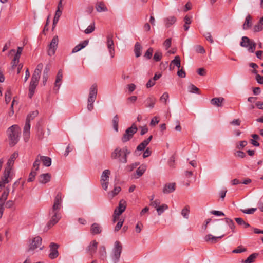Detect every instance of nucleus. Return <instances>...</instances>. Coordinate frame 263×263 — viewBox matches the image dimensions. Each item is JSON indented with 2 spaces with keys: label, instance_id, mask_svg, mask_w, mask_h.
Returning <instances> with one entry per match:
<instances>
[{
  "label": "nucleus",
  "instance_id": "obj_1",
  "mask_svg": "<svg viewBox=\"0 0 263 263\" xmlns=\"http://www.w3.org/2000/svg\"><path fill=\"white\" fill-rule=\"evenodd\" d=\"M62 194L58 193L54 199V203L52 208L49 211V215L50 218L48 222V227H52L56 224L61 218L60 210L62 206Z\"/></svg>",
  "mask_w": 263,
  "mask_h": 263
},
{
  "label": "nucleus",
  "instance_id": "obj_2",
  "mask_svg": "<svg viewBox=\"0 0 263 263\" xmlns=\"http://www.w3.org/2000/svg\"><path fill=\"white\" fill-rule=\"evenodd\" d=\"M131 151L127 146L123 148L117 147L110 154L112 160H117L119 163L125 164L127 162V156Z\"/></svg>",
  "mask_w": 263,
  "mask_h": 263
},
{
  "label": "nucleus",
  "instance_id": "obj_3",
  "mask_svg": "<svg viewBox=\"0 0 263 263\" xmlns=\"http://www.w3.org/2000/svg\"><path fill=\"white\" fill-rule=\"evenodd\" d=\"M43 65L42 63H39L32 76L31 81L29 86V94L28 96L31 98L34 93L35 90L38 85V82L40 78L41 71L43 69Z\"/></svg>",
  "mask_w": 263,
  "mask_h": 263
},
{
  "label": "nucleus",
  "instance_id": "obj_4",
  "mask_svg": "<svg viewBox=\"0 0 263 263\" xmlns=\"http://www.w3.org/2000/svg\"><path fill=\"white\" fill-rule=\"evenodd\" d=\"M20 134L21 129L16 125H13L8 129L7 134L11 146H14L18 142Z\"/></svg>",
  "mask_w": 263,
  "mask_h": 263
},
{
  "label": "nucleus",
  "instance_id": "obj_5",
  "mask_svg": "<svg viewBox=\"0 0 263 263\" xmlns=\"http://www.w3.org/2000/svg\"><path fill=\"white\" fill-rule=\"evenodd\" d=\"M97 85L95 83L91 85L89 89L87 106V109L89 111H91L93 109V102L97 98Z\"/></svg>",
  "mask_w": 263,
  "mask_h": 263
},
{
  "label": "nucleus",
  "instance_id": "obj_6",
  "mask_svg": "<svg viewBox=\"0 0 263 263\" xmlns=\"http://www.w3.org/2000/svg\"><path fill=\"white\" fill-rule=\"evenodd\" d=\"M122 251V245L119 241H116L112 251L111 259L114 263H117L120 259Z\"/></svg>",
  "mask_w": 263,
  "mask_h": 263
},
{
  "label": "nucleus",
  "instance_id": "obj_7",
  "mask_svg": "<svg viewBox=\"0 0 263 263\" xmlns=\"http://www.w3.org/2000/svg\"><path fill=\"white\" fill-rule=\"evenodd\" d=\"M137 129L135 124H133L130 127L128 128L125 130V133L122 137V141L123 143H125L129 141L132 138L134 135L137 132Z\"/></svg>",
  "mask_w": 263,
  "mask_h": 263
},
{
  "label": "nucleus",
  "instance_id": "obj_8",
  "mask_svg": "<svg viewBox=\"0 0 263 263\" xmlns=\"http://www.w3.org/2000/svg\"><path fill=\"white\" fill-rule=\"evenodd\" d=\"M42 239L41 237L39 236H36L33 238L29 245L28 251L30 252L33 251L39 247L40 248V250H42L43 247H41L42 245Z\"/></svg>",
  "mask_w": 263,
  "mask_h": 263
},
{
  "label": "nucleus",
  "instance_id": "obj_9",
  "mask_svg": "<svg viewBox=\"0 0 263 263\" xmlns=\"http://www.w3.org/2000/svg\"><path fill=\"white\" fill-rule=\"evenodd\" d=\"M59 43V38L57 35H55L52 39L49 46L48 53L50 56H52L55 54L58 47Z\"/></svg>",
  "mask_w": 263,
  "mask_h": 263
},
{
  "label": "nucleus",
  "instance_id": "obj_10",
  "mask_svg": "<svg viewBox=\"0 0 263 263\" xmlns=\"http://www.w3.org/2000/svg\"><path fill=\"white\" fill-rule=\"evenodd\" d=\"M107 46L109 50V52L111 57H114L115 49L112 33H110L108 34L107 36Z\"/></svg>",
  "mask_w": 263,
  "mask_h": 263
},
{
  "label": "nucleus",
  "instance_id": "obj_11",
  "mask_svg": "<svg viewBox=\"0 0 263 263\" xmlns=\"http://www.w3.org/2000/svg\"><path fill=\"white\" fill-rule=\"evenodd\" d=\"M30 116L26 118V123L24 127L23 135L24 140L26 142H27L28 140L30 137Z\"/></svg>",
  "mask_w": 263,
  "mask_h": 263
},
{
  "label": "nucleus",
  "instance_id": "obj_12",
  "mask_svg": "<svg viewBox=\"0 0 263 263\" xmlns=\"http://www.w3.org/2000/svg\"><path fill=\"white\" fill-rule=\"evenodd\" d=\"M126 202L124 199H121L119 203L118 206L116 208L114 212L115 214L120 215L123 213L126 208Z\"/></svg>",
  "mask_w": 263,
  "mask_h": 263
},
{
  "label": "nucleus",
  "instance_id": "obj_13",
  "mask_svg": "<svg viewBox=\"0 0 263 263\" xmlns=\"http://www.w3.org/2000/svg\"><path fill=\"white\" fill-rule=\"evenodd\" d=\"M59 245L57 243H51L50 245V253L49 255L51 259H54L57 258L59 255L58 249Z\"/></svg>",
  "mask_w": 263,
  "mask_h": 263
},
{
  "label": "nucleus",
  "instance_id": "obj_14",
  "mask_svg": "<svg viewBox=\"0 0 263 263\" xmlns=\"http://www.w3.org/2000/svg\"><path fill=\"white\" fill-rule=\"evenodd\" d=\"M98 245V243L96 240H92L86 248V252L92 256L96 252Z\"/></svg>",
  "mask_w": 263,
  "mask_h": 263
},
{
  "label": "nucleus",
  "instance_id": "obj_15",
  "mask_svg": "<svg viewBox=\"0 0 263 263\" xmlns=\"http://www.w3.org/2000/svg\"><path fill=\"white\" fill-rule=\"evenodd\" d=\"M224 237V235H222L220 236H214L211 234H208L205 235L204 238V241L207 242L211 243H215L218 241V240Z\"/></svg>",
  "mask_w": 263,
  "mask_h": 263
},
{
  "label": "nucleus",
  "instance_id": "obj_16",
  "mask_svg": "<svg viewBox=\"0 0 263 263\" xmlns=\"http://www.w3.org/2000/svg\"><path fill=\"white\" fill-rule=\"evenodd\" d=\"M18 156V154L17 152H15L14 153H13L11 156H10V158L8 159L7 163V166L6 167L5 169H7L8 170H11L14 162L16 159L17 158Z\"/></svg>",
  "mask_w": 263,
  "mask_h": 263
},
{
  "label": "nucleus",
  "instance_id": "obj_17",
  "mask_svg": "<svg viewBox=\"0 0 263 263\" xmlns=\"http://www.w3.org/2000/svg\"><path fill=\"white\" fill-rule=\"evenodd\" d=\"M176 183H166L163 189V193L164 194H169L173 192L175 190Z\"/></svg>",
  "mask_w": 263,
  "mask_h": 263
},
{
  "label": "nucleus",
  "instance_id": "obj_18",
  "mask_svg": "<svg viewBox=\"0 0 263 263\" xmlns=\"http://www.w3.org/2000/svg\"><path fill=\"white\" fill-rule=\"evenodd\" d=\"M51 175L49 173L42 174L39 177V181L42 184H45L50 181Z\"/></svg>",
  "mask_w": 263,
  "mask_h": 263
},
{
  "label": "nucleus",
  "instance_id": "obj_19",
  "mask_svg": "<svg viewBox=\"0 0 263 263\" xmlns=\"http://www.w3.org/2000/svg\"><path fill=\"white\" fill-rule=\"evenodd\" d=\"M90 232L93 235L99 234L102 232L101 227L99 224L94 223L91 226Z\"/></svg>",
  "mask_w": 263,
  "mask_h": 263
},
{
  "label": "nucleus",
  "instance_id": "obj_20",
  "mask_svg": "<svg viewBox=\"0 0 263 263\" xmlns=\"http://www.w3.org/2000/svg\"><path fill=\"white\" fill-rule=\"evenodd\" d=\"M224 101V99L222 97L214 98L211 100V103L214 106L221 107Z\"/></svg>",
  "mask_w": 263,
  "mask_h": 263
},
{
  "label": "nucleus",
  "instance_id": "obj_21",
  "mask_svg": "<svg viewBox=\"0 0 263 263\" xmlns=\"http://www.w3.org/2000/svg\"><path fill=\"white\" fill-rule=\"evenodd\" d=\"M63 78V73H62V70L61 69H60L58 73L57 74L55 81L54 83V89L57 88V90H58L60 86V84L59 83L62 81Z\"/></svg>",
  "mask_w": 263,
  "mask_h": 263
},
{
  "label": "nucleus",
  "instance_id": "obj_22",
  "mask_svg": "<svg viewBox=\"0 0 263 263\" xmlns=\"http://www.w3.org/2000/svg\"><path fill=\"white\" fill-rule=\"evenodd\" d=\"M156 101V99L153 97L151 96L148 97L145 100V103L146 104V107L153 108L154 107Z\"/></svg>",
  "mask_w": 263,
  "mask_h": 263
},
{
  "label": "nucleus",
  "instance_id": "obj_23",
  "mask_svg": "<svg viewBox=\"0 0 263 263\" xmlns=\"http://www.w3.org/2000/svg\"><path fill=\"white\" fill-rule=\"evenodd\" d=\"M88 43V41L87 40L84 41L82 43L78 44L72 50V53L77 52L85 47Z\"/></svg>",
  "mask_w": 263,
  "mask_h": 263
},
{
  "label": "nucleus",
  "instance_id": "obj_24",
  "mask_svg": "<svg viewBox=\"0 0 263 263\" xmlns=\"http://www.w3.org/2000/svg\"><path fill=\"white\" fill-rule=\"evenodd\" d=\"M252 40L247 36H243L241 38V41L240 43V45L242 47L248 48L251 43Z\"/></svg>",
  "mask_w": 263,
  "mask_h": 263
},
{
  "label": "nucleus",
  "instance_id": "obj_25",
  "mask_svg": "<svg viewBox=\"0 0 263 263\" xmlns=\"http://www.w3.org/2000/svg\"><path fill=\"white\" fill-rule=\"evenodd\" d=\"M146 170V166L145 165L142 164L140 166H139L136 171V174L137 175L135 178H138L141 177L145 172Z\"/></svg>",
  "mask_w": 263,
  "mask_h": 263
},
{
  "label": "nucleus",
  "instance_id": "obj_26",
  "mask_svg": "<svg viewBox=\"0 0 263 263\" xmlns=\"http://www.w3.org/2000/svg\"><path fill=\"white\" fill-rule=\"evenodd\" d=\"M176 21V18L174 16H169L164 20L165 26L167 28L170 27L172 25L174 24Z\"/></svg>",
  "mask_w": 263,
  "mask_h": 263
},
{
  "label": "nucleus",
  "instance_id": "obj_27",
  "mask_svg": "<svg viewBox=\"0 0 263 263\" xmlns=\"http://www.w3.org/2000/svg\"><path fill=\"white\" fill-rule=\"evenodd\" d=\"M41 161H42L43 165L45 166H50L51 164V159L47 156H41Z\"/></svg>",
  "mask_w": 263,
  "mask_h": 263
},
{
  "label": "nucleus",
  "instance_id": "obj_28",
  "mask_svg": "<svg viewBox=\"0 0 263 263\" xmlns=\"http://www.w3.org/2000/svg\"><path fill=\"white\" fill-rule=\"evenodd\" d=\"M9 193V190L8 188H7L6 191H5L1 195L0 197V204H3V206H4V204L5 201L7 200L8 196Z\"/></svg>",
  "mask_w": 263,
  "mask_h": 263
},
{
  "label": "nucleus",
  "instance_id": "obj_29",
  "mask_svg": "<svg viewBox=\"0 0 263 263\" xmlns=\"http://www.w3.org/2000/svg\"><path fill=\"white\" fill-rule=\"evenodd\" d=\"M121 190V189L120 186H116L115 187L114 190L109 192L108 193V197L110 199H112L116 195H117Z\"/></svg>",
  "mask_w": 263,
  "mask_h": 263
},
{
  "label": "nucleus",
  "instance_id": "obj_30",
  "mask_svg": "<svg viewBox=\"0 0 263 263\" xmlns=\"http://www.w3.org/2000/svg\"><path fill=\"white\" fill-rule=\"evenodd\" d=\"M171 65L176 66L178 68H180L181 66V60L179 55L175 57L174 59L171 61Z\"/></svg>",
  "mask_w": 263,
  "mask_h": 263
},
{
  "label": "nucleus",
  "instance_id": "obj_31",
  "mask_svg": "<svg viewBox=\"0 0 263 263\" xmlns=\"http://www.w3.org/2000/svg\"><path fill=\"white\" fill-rule=\"evenodd\" d=\"M251 20V16L250 15H247V17H246L245 23L242 26L243 29L244 30H247L251 27V24L250 22Z\"/></svg>",
  "mask_w": 263,
  "mask_h": 263
},
{
  "label": "nucleus",
  "instance_id": "obj_32",
  "mask_svg": "<svg viewBox=\"0 0 263 263\" xmlns=\"http://www.w3.org/2000/svg\"><path fill=\"white\" fill-rule=\"evenodd\" d=\"M96 8L97 11L99 12H101L102 11L105 12L108 10L107 7L105 6L104 4L101 2L98 3L96 5Z\"/></svg>",
  "mask_w": 263,
  "mask_h": 263
},
{
  "label": "nucleus",
  "instance_id": "obj_33",
  "mask_svg": "<svg viewBox=\"0 0 263 263\" xmlns=\"http://www.w3.org/2000/svg\"><path fill=\"white\" fill-rule=\"evenodd\" d=\"M141 46L139 43H136L135 45L134 52L136 57L138 58L141 54Z\"/></svg>",
  "mask_w": 263,
  "mask_h": 263
},
{
  "label": "nucleus",
  "instance_id": "obj_34",
  "mask_svg": "<svg viewBox=\"0 0 263 263\" xmlns=\"http://www.w3.org/2000/svg\"><path fill=\"white\" fill-rule=\"evenodd\" d=\"M99 253L101 259H104L106 257V248L104 246H101L99 248Z\"/></svg>",
  "mask_w": 263,
  "mask_h": 263
},
{
  "label": "nucleus",
  "instance_id": "obj_35",
  "mask_svg": "<svg viewBox=\"0 0 263 263\" xmlns=\"http://www.w3.org/2000/svg\"><path fill=\"white\" fill-rule=\"evenodd\" d=\"M257 253H253L251 254L245 261L243 263H252L255 259L258 256Z\"/></svg>",
  "mask_w": 263,
  "mask_h": 263
},
{
  "label": "nucleus",
  "instance_id": "obj_36",
  "mask_svg": "<svg viewBox=\"0 0 263 263\" xmlns=\"http://www.w3.org/2000/svg\"><path fill=\"white\" fill-rule=\"evenodd\" d=\"M10 172V170H8L7 169L5 170L4 172V176L2 178L1 181H3L4 182H5V184L8 183L9 182L8 178L9 177Z\"/></svg>",
  "mask_w": 263,
  "mask_h": 263
},
{
  "label": "nucleus",
  "instance_id": "obj_37",
  "mask_svg": "<svg viewBox=\"0 0 263 263\" xmlns=\"http://www.w3.org/2000/svg\"><path fill=\"white\" fill-rule=\"evenodd\" d=\"M168 208V206L166 204H162L161 205H159L158 208L156 209L158 214L160 215L162 213H163L165 210H167Z\"/></svg>",
  "mask_w": 263,
  "mask_h": 263
},
{
  "label": "nucleus",
  "instance_id": "obj_38",
  "mask_svg": "<svg viewBox=\"0 0 263 263\" xmlns=\"http://www.w3.org/2000/svg\"><path fill=\"white\" fill-rule=\"evenodd\" d=\"M110 174L109 170H105L102 174L101 180L108 181Z\"/></svg>",
  "mask_w": 263,
  "mask_h": 263
},
{
  "label": "nucleus",
  "instance_id": "obj_39",
  "mask_svg": "<svg viewBox=\"0 0 263 263\" xmlns=\"http://www.w3.org/2000/svg\"><path fill=\"white\" fill-rule=\"evenodd\" d=\"M118 123H119V117L118 115H116L112 119L113 128L115 131L118 132Z\"/></svg>",
  "mask_w": 263,
  "mask_h": 263
},
{
  "label": "nucleus",
  "instance_id": "obj_40",
  "mask_svg": "<svg viewBox=\"0 0 263 263\" xmlns=\"http://www.w3.org/2000/svg\"><path fill=\"white\" fill-rule=\"evenodd\" d=\"M189 91L191 93H199V89L192 84H190L188 87Z\"/></svg>",
  "mask_w": 263,
  "mask_h": 263
},
{
  "label": "nucleus",
  "instance_id": "obj_41",
  "mask_svg": "<svg viewBox=\"0 0 263 263\" xmlns=\"http://www.w3.org/2000/svg\"><path fill=\"white\" fill-rule=\"evenodd\" d=\"M224 219L226 223L229 226L230 229L232 230V232H234L235 224L233 221L232 219L228 218H226Z\"/></svg>",
  "mask_w": 263,
  "mask_h": 263
},
{
  "label": "nucleus",
  "instance_id": "obj_42",
  "mask_svg": "<svg viewBox=\"0 0 263 263\" xmlns=\"http://www.w3.org/2000/svg\"><path fill=\"white\" fill-rule=\"evenodd\" d=\"M40 155H38L33 163V167L35 168V171H36L39 170L41 161Z\"/></svg>",
  "mask_w": 263,
  "mask_h": 263
},
{
  "label": "nucleus",
  "instance_id": "obj_43",
  "mask_svg": "<svg viewBox=\"0 0 263 263\" xmlns=\"http://www.w3.org/2000/svg\"><path fill=\"white\" fill-rule=\"evenodd\" d=\"M235 220L238 224L243 225L245 228L250 227V224L248 223L245 222L241 218H235Z\"/></svg>",
  "mask_w": 263,
  "mask_h": 263
},
{
  "label": "nucleus",
  "instance_id": "obj_44",
  "mask_svg": "<svg viewBox=\"0 0 263 263\" xmlns=\"http://www.w3.org/2000/svg\"><path fill=\"white\" fill-rule=\"evenodd\" d=\"M162 57V52L159 50L157 51L153 57V59L156 62L160 61Z\"/></svg>",
  "mask_w": 263,
  "mask_h": 263
},
{
  "label": "nucleus",
  "instance_id": "obj_45",
  "mask_svg": "<svg viewBox=\"0 0 263 263\" xmlns=\"http://www.w3.org/2000/svg\"><path fill=\"white\" fill-rule=\"evenodd\" d=\"M252 72L255 74H256V80L257 81V82L258 83L263 85V76H261L260 74H257V71L256 69H254Z\"/></svg>",
  "mask_w": 263,
  "mask_h": 263
},
{
  "label": "nucleus",
  "instance_id": "obj_46",
  "mask_svg": "<svg viewBox=\"0 0 263 263\" xmlns=\"http://www.w3.org/2000/svg\"><path fill=\"white\" fill-rule=\"evenodd\" d=\"M190 213V210L189 206H185L181 211V215L186 219L189 218V215Z\"/></svg>",
  "mask_w": 263,
  "mask_h": 263
},
{
  "label": "nucleus",
  "instance_id": "obj_47",
  "mask_svg": "<svg viewBox=\"0 0 263 263\" xmlns=\"http://www.w3.org/2000/svg\"><path fill=\"white\" fill-rule=\"evenodd\" d=\"M248 143L246 141H241L239 143H236V147L239 149H243L247 145Z\"/></svg>",
  "mask_w": 263,
  "mask_h": 263
},
{
  "label": "nucleus",
  "instance_id": "obj_48",
  "mask_svg": "<svg viewBox=\"0 0 263 263\" xmlns=\"http://www.w3.org/2000/svg\"><path fill=\"white\" fill-rule=\"evenodd\" d=\"M256 46V44L252 40L249 47L248 48V51L251 53H253L255 50Z\"/></svg>",
  "mask_w": 263,
  "mask_h": 263
},
{
  "label": "nucleus",
  "instance_id": "obj_49",
  "mask_svg": "<svg viewBox=\"0 0 263 263\" xmlns=\"http://www.w3.org/2000/svg\"><path fill=\"white\" fill-rule=\"evenodd\" d=\"M153 49L152 47L149 48L144 54V57L147 59H150L152 57Z\"/></svg>",
  "mask_w": 263,
  "mask_h": 263
},
{
  "label": "nucleus",
  "instance_id": "obj_50",
  "mask_svg": "<svg viewBox=\"0 0 263 263\" xmlns=\"http://www.w3.org/2000/svg\"><path fill=\"white\" fill-rule=\"evenodd\" d=\"M11 99V92L10 89H8L5 93V102L8 104Z\"/></svg>",
  "mask_w": 263,
  "mask_h": 263
},
{
  "label": "nucleus",
  "instance_id": "obj_51",
  "mask_svg": "<svg viewBox=\"0 0 263 263\" xmlns=\"http://www.w3.org/2000/svg\"><path fill=\"white\" fill-rule=\"evenodd\" d=\"M169 98V95L167 92H164L160 98V101L164 103L165 105L167 104V101Z\"/></svg>",
  "mask_w": 263,
  "mask_h": 263
},
{
  "label": "nucleus",
  "instance_id": "obj_52",
  "mask_svg": "<svg viewBox=\"0 0 263 263\" xmlns=\"http://www.w3.org/2000/svg\"><path fill=\"white\" fill-rule=\"evenodd\" d=\"M62 10H56L55 14L54 17V24H57L59 21V18L62 14Z\"/></svg>",
  "mask_w": 263,
  "mask_h": 263
},
{
  "label": "nucleus",
  "instance_id": "obj_53",
  "mask_svg": "<svg viewBox=\"0 0 263 263\" xmlns=\"http://www.w3.org/2000/svg\"><path fill=\"white\" fill-rule=\"evenodd\" d=\"M140 164L139 162H135L134 163H132V164H130L129 165H127L126 166V169L129 172L133 171L135 168L137 167Z\"/></svg>",
  "mask_w": 263,
  "mask_h": 263
},
{
  "label": "nucleus",
  "instance_id": "obj_54",
  "mask_svg": "<svg viewBox=\"0 0 263 263\" xmlns=\"http://www.w3.org/2000/svg\"><path fill=\"white\" fill-rule=\"evenodd\" d=\"M257 210V208H251L248 209H241L240 211L245 214H252Z\"/></svg>",
  "mask_w": 263,
  "mask_h": 263
},
{
  "label": "nucleus",
  "instance_id": "obj_55",
  "mask_svg": "<svg viewBox=\"0 0 263 263\" xmlns=\"http://www.w3.org/2000/svg\"><path fill=\"white\" fill-rule=\"evenodd\" d=\"M195 49L196 52L197 53L203 54V53H204L205 52V49L203 48V47L201 45L196 46L195 47Z\"/></svg>",
  "mask_w": 263,
  "mask_h": 263
},
{
  "label": "nucleus",
  "instance_id": "obj_56",
  "mask_svg": "<svg viewBox=\"0 0 263 263\" xmlns=\"http://www.w3.org/2000/svg\"><path fill=\"white\" fill-rule=\"evenodd\" d=\"M147 145V144L145 143L143 141L137 147L136 152L143 151Z\"/></svg>",
  "mask_w": 263,
  "mask_h": 263
},
{
  "label": "nucleus",
  "instance_id": "obj_57",
  "mask_svg": "<svg viewBox=\"0 0 263 263\" xmlns=\"http://www.w3.org/2000/svg\"><path fill=\"white\" fill-rule=\"evenodd\" d=\"M36 175V171H32L29 174V177L28 178L27 181L28 182H32V181H33Z\"/></svg>",
  "mask_w": 263,
  "mask_h": 263
},
{
  "label": "nucleus",
  "instance_id": "obj_58",
  "mask_svg": "<svg viewBox=\"0 0 263 263\" xmlns=\"http://www.w3.org/2000/svg\"><path fill=\"white\" fill-rule=\"evenodd\" d=\"M95 30V24L93 23L92 24L89 25L86 29L85 30V33L86 34H89L91 32H92Z\"/></svg>",
  "mask_w": 263,
  "mask_h": 263
},
{
  "label": "nucleus",
  "instance_id": "obj_59",
  "mask_svg": "<svg viewBox=\"0 0 263 263\" xmlns=\"http://www.w3.org/2000/svg\"><path fill=\"white\" fill-rule=\"evenodd\" d=\"M203 36L205 37L207 41L210 42L211 43H213L214 41L212 36L210 32H205L203 34Z\"/></svg>",
  "mask_w": 263,
  "mask_h": 263
},
{
  "label": "nucleus",
  "instance_id": "obj_60",
  "mask_svg": "<svg viewBox=\"0 0 263 263\" xmlns=\"http://www.w3.org/2000/svg\"><path fill=\"white\" fill-rule=\"evenodd\" d=\"M20 58L14 57L13 60L11 62L12 68L14 69L19 62Z\"/></svg>",
  "mask_w": 263,
  "mask_h": 263
},
{
  "label": "nucleus",
  "instance_id": "obj_61",
  "mask_svg": "<svg viewBox=\"0 0 263 263\" xmlns=\"http://www.w3.org/2000/svg\"><path fill=\"white\" fill-rule=\"evenodd\" d=\"M246 251V249L244 248H242L241 246H239L236 249H234L232 251V253H240L242 252H244Z\"/></svg>",
  "mask_w": 263,
  "mask_h": 263
},
{
  "label": "nucleus",
  "instance_id": "obj_62",
  "mask_svg": "<svg viewBox=\"0 0 263 263\" xmlns=\"http://www.w3.org/2000/svg\"><path fill=\"white\" fill-rule=\"evenodd\" d=\"M160 204V201L159 199H156L153 201H151L150 205L153 207L155 208L156 209L158 208V207Z\"/></svg>",
  "mask_w": 263,
  "mask_h": 263
},
{
  "label": "nucleus",
  "instance_id": "obj_63",
  "mask_svg": "<svg viewBox=\"0 0 263 263\" xmlns=\"http://www.w3.org/2000/svg\"><path fill=\"white\" fill-rule=\"evenodd\" d=\"M171 45V39L169 38L166 39L163 43V46L165 47L166 50L168 49Z\"/></svg>",
  "mask_w": 263,
  "mask_h": 263
},
{
  "label": "nucleus",
  "instance_id": "obj_64",
  "mask_svg": "<svg viewBox=\"0 0 263 263\" xmlns=\"http://www.w3.org/2000/svg\"><path fill=\"white\" fill-rule=\"evenodd\" d=\"M234 154L235 156L239 157L240 158H243L246 157L245 153L241 151H236Z\"/></svg>",
  "mask_w": 263,
  "mask_h": 263
}]
</instances>
